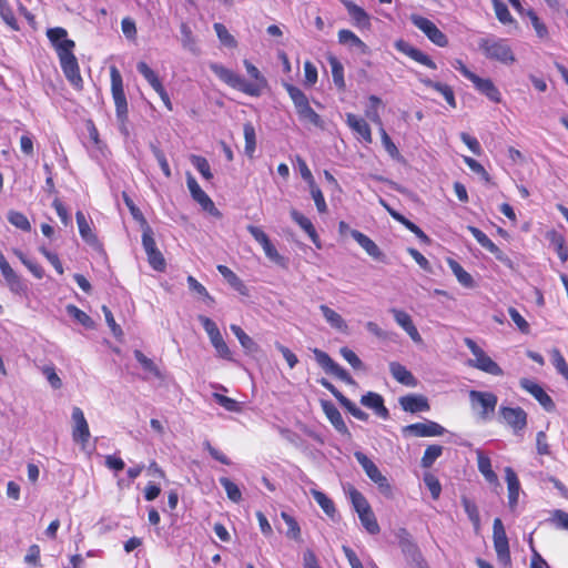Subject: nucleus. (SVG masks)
<instances>
[{"label":"nucleus","mask_w":568,"mask_h":568,"mask_svg":"<svg viewBox=\"0 0 568 568\" xmlns=\"http://www.w3.org/2000/svg\"><path fill=\"white\" fill-rule=\"evenodd\" d=\"M470 82L474 84L477 91L487 97L490 101L495 103L501 102V94L490 79H484L476 74Z\"/></svg>","instance_id":"obj_22"},{"label":"nucleus","mask_w":568,"mask_h":568,"mask_svg":"<svg viewBox=\"0 0 568 568\" xmlns=\"http://www.w3.org/2000/svg\"><path fill=\"white\" fill-rule=\"evenodd\" d=\"M354 457L356 458V460L362 466L365 474L372 481L382 475L381 470L375 465V463L372 459H369L364 453L355 452Z\"/></svg>","instance_id":"obj_36"},{"label":"nucleus","mask_w":568,"mask_h":568,"mask_svg":"<svg viewBox=\"0 0 568 568\" xmlns=\"http://www.w3.org/2000/svg\"><path fill=\"white\" fill-rule=\"evenodd\" d=\"M484 248L494 254V256L507 265L508 267L513 266L511 260L487 236L481 243H479Z\"/></svg>","instance_id":"obj_44"},{"label":"nucleus","mask_w":568,"mask_h":568,"mask_svg":"<svg viewBox=\"0 0 568 568\" xmlns=\"http://www.w3.org/2000/svg\"><path fill=\"white\" fill-rule=\"evenodd\" d=\"M412 23L418 28L434 44L438 47H446L448 39L444 32H442L436 24L429 19L418 16H410Z\"/></svg>","instance_id":"obj_9"},{"label":"nucleus","mask_w":568,"mask_h":568,"mask_svg":"<svg viewBox=\"0 0 568 568\" xmlns=\"http://www.w3.org/2000/svg\"><path fill=\"white\" fill-rule=\"evenodd\" d=\"M389 372L398 383L405 386L415 387L417 385L416 377L404 365L397 362L389 363Z\"/></svg>","instance_id":"obj_27"},{"label":"nucleus","mask_w":568,"mask_h":568,"mask_svg":"<svg viewBox=\"0 0 568 568\" xmlns=\"http://www.w3.org/2000/svg\"><path fill=\"white\" fill-rule=\"evenodd\" d=\"M251 81L244 80L240 74L220 63H211L212 72L225 84L250 97H260L267 88V80L261 71L247 59L243 61Z\"/></svg>","instance_id":"obj_2"},{"label":"nucleus","mask_w":568,"mask_h":568,"mask_svg":"<svg viewBox=\"0 0 568 568\" xmlns=\"http://www.w3.org/2000/svg\"><path fill=\"white\" fill-rule=\"evenodd\" d=\"M0 271L1 274L6 281L7 286L9 290L19 296H27L28 295V285L26 281L16 273V271L11 267L9 262L7 261L3 253L0 251Z\"/></svg>","instance_id":"obj_8"},{"label":"nucleus","mask_w":568,"mask_h":568,"mask_svg":"<svg viewBox=\"0 0 568 568\" xmlns=\"http://www.w3.org/2000/svg\"><path fill=\"white\" fill-rule=\"evenodd\" d=\"M47 37L57 52L64 77L74 90L82 91L83 79L74 55L75 42L68 38V31L62 27L49 28Z\"/></svg>","instance_id":"obj_1"},{"label":"nucleus","mask_w":568,"mask_h":568,"mask_svg":"<svg viewBox=\"0 0 568 568\" xmlns=\"http://www.w3.org/2000/svg\"><path fill=\"white\" fill-rule=\"evenodd\" d=\"M72 420L74 423L72 429V439L80 443L82 446L87 445L90 439V429L84 414L80 407H73Z\"/></svg>","instance_id":"obj_14"},{"label":"nucleus","mask_w":568,"mask_h":568,"mask_svg":"<svg viewBox=\"0 0 568 568\" xmlns=\"http://www.w3.org/2000/svg\"><path fill=\"white\" fill-rule=\"evenodd\" d=\"M219 481L225 489L229 499H231L234 503H239L242 500V493L235 483H233L227 477H221Z\"/></svg>","instance_id":"obj_48"},{"label":"nucleus","mask_w":568,"mask_h":568,"mask_svg":"<svg viewBox=\"0 0 568 568\" xmlns=\"http://www.w3.org/2000/svg\"><path fill=\"white\" fill-rule=\"evenodd\" d=\"M549 521L557 528L568 530V513L556 509L552 511V516Z\"/></svg>","instance_id":"obj_63"},{"label":"nucleus","mask_w":568,"mask_h":568,"mask_svg":"<svg viewBox=\"0 0 568 568\" xmlns=\"http://www.w3.org/2000/svg\"><path fill=\"white\" fill-rule=\"evenodd\" d=\"M262 247H263L265 255L272 262H274L278 265H284V263H285L284 257L277 252L276 247L273 245L271 240L266 244L262 245Z\"/></svg>","instance_id":"obj_64"},{"label":"nucleus","mask_w":568,"mask_h":568,"mask_svg":"<svg viewBox=\"0 0 568 568\" xmlns=\"http://www.w3.org/2000/svg\"><path fill=\"white\" fill-rule=\"evenodd\" d=\"M281 517L287 525L286 535L295 540L300 539L301 538V529H300L297 521L285 511H283L281 514Z\"/></svg>","instance_id":"obj_56"},{"label":"nucleus","mask_w":568,"mask_h":568,"mask_svg":"<svg viewBox=\"0 0 568 568\" xmlns=\"http://www.w3.org/2000/svg\"><path fill=\"white\" fill-rule=\"evenodd\" d=\"M462 504L469 520L473 523L475 528L478 529L480 526V516L476 504L467 497L462 498Z\"/></svg>","instance_id":"obj_50"},{"label":"nucleus","mask_w":568,"mask_h":568,"mask_svg":"<svg viewBox=\"0 0 568 568\" xmlns=\"http://www.w3.org/2000/svg\"><path fill=\"white\" fill-rule=\"evenodd\" d=\"M297 164L302 178L312 186V197L316 207L320 210V189L314 187L315 182L312 172L308 169L306 162L301 158H297Z\"/></svg>","instance_id":"obj_38"},{"label":"nucleus","mask_w":568,"mask_h":568,"mask_svg":"<svg viewBox=\"0 0 568 568\" xmlns=\"http://www.w3.org/2000/svg\"><path fill=\"white\" fill-rule=\"evenodd\" d=\"M424 483L427 486V488L429 489L432 497L434 499H437L442 491V486H440L439 480L434 475L426 474L424 476Z\"/></svg>","instance_id":"obj_61"},{"label":"nucleus","mask_w":568,"mask_h":568,"mask_svg":"<svg viewBox=\"0 0 568 568\" xmlns=\"http://www.w3.org/2000/svg\"><path fill=\"white\" fill-rule=\"evenodd\" d=\"M509 316L513 322L516 324L518 329L524 333H529V324L528 322L520 315V313L515 307H509L508 310Z\"/></svg>","instance_id":"obj_60"},{"label":"nucleus","mask_w":568,"mask_h":568,"mask_svg":"<svg viewBox=\"0 0 568 568\" xmlns=\"http://www.w3.org/2000/svg\"><path fill=\"white\" fill-rule=\"evenodd\" d=\"M347 124L349 128L356 132L365 142H372V132L368 123L363 119L355 114H347Z\"/></svg>","instance_id":"obj_31"},{"label":"nucleus","mask_w":568,"mask_h":568,"mask_svg":"<svg viewBox=\"0 0 568 568\" xmlns=\"http://www.w3.org/2000/svg\"><path fill=\"white\" fill-rule=\"evenodd\" d=\"M212 396L215 399V402L220 406H222L225 410L232 412V413L241 412V406H240L239 402H236L235 399L227 397L225 395H222L220 393H213Z\"/></svg>","instance_id":"obj_54"},{"label":"nucleus","mask_w":568,"mask_h":568,"mask_svg":"<svg viewBox=\"0 0 568 568\" xmlns=\"http://www.w3.org/2000/svg\"><path fill=\"white\" fill-rule=\"evenodd\" d=\"M138 71L143 75L148 83L153 88L154 91L163 87L158 74L148 65L146 62L140 61L136 65Z\"/></svg>","instance_id":"obj_40"},{"label":"nucleus","mask_w":568,"mask_h":568,"mask_svg":"<svg viewBox=\"0 0 568 568\" xmlns=\"http://www.w3.org/2000/svg\"><path fill=\"white\" fill-rule=\"evenodd\" d=\"M190 161L205 180L213 179L210 163L204 156L192 154Z\"/></svg>","instance_id":"obj_49"},{"label":"nucleus","mask_w":568,"mask_h":568,"mask_svg":"<svg viewBox=\"0 0 568 568\" xmlns=\"http://www.w3.org/2000/svg\"><path fill=\"white\" fill-rule=\"evenodd\" d=\"M447 264L452 272L454 273V275L456 276L459 284L468 288L475 286L473 276L468 272H466L457 261L448 258Z\"/></svg>","instance_id":"obj_34"},{"label":"nucleus","mask_w":568,"mask_h":568,"mask_svg":"<svg viewBox=\"0 0 568 568\" xmlns=\"http://www.w3.org/2000/svg\"><path fill=\"white\" fill-rule=\"evenodd\" d=\"M402 433L404 436L434 437L442 436L445 428L436 422L426 420L425 423L407 425L403 427Z\"/></svg>","instance_id":"obj_12"},{"label":"nucleus","mask_w":568,"mask_h":568,"mask_svg":"<svg viewBox=\"0 0 568 568\" xmlns=\"http://www.w3.org/2000/svg\"><path fill=\"white\" fill-rule=\"evenodd\" d=\"M547 239L550 242V245L555 248L560 261L565 263L568 260V248L566 246L565 237L556 231H550L547 233Z\"/></svg>","instance_id":"obj_35"},{"label":"nucleus","mask_w":568,"mask_h":568,"mask_svg":"<svg viewBox=\"0 0 568 568\" xmlns=\"http://www.w3.org/2000/svg\"><path fill=\"white\" fill-rule=\"evenodd\" d=\"M505 475L508 488V506L514 511L518 505L520 483L511 467L505 468Z\"/></svg>","instance_id":"obj_23"},{"label":"nucleus","mask_w":568,"mask_h":568,"mask_svg":"<svg viewBox=\"0 0 568 568\" xmlns=\"http://www.w3.org/2000/svg\"><path fill=\"white\" fill-rule=\"evenodd\" d=\"M361 404L372 409L378 417L383 419H387L389 417V412L387 407L384 405V399L377 393H366L361 397Z\"/></svg>","instance_id":"obj_20"},{"label":"nucleus","mask_w":568,"mask_h":568,"mask_svg":"<svg viewBox=\"0 0 568 568\" xmlns=\"http://www.w3.org/2000/svg\"><path fill=\"white\" fill-rule=\"evenodd\" d=\"M390 313L393 314L395 322L409 335L414 342H422V336L414 325L409 314L397 308H392Z\"/></svg>","instance_id":"obj_21"},{"label":"nucleus","mask_w":568,"mask_h":568,"mask_svg":"<svg viewBox=\"0 0 568 568\" xmlns=\"http://www.w3.org/2000/svg\"><path fill=\"white\" fill-rule=\"evenodd\" d=\"M244 140H245V153L252 159L256 149V133L252 123H245L243 126Z\"/></svg>","instance_id":"obj_41"},{"label":"nucleus","mask_w":568,"mask_h":568,"mask_svg":"<svg viewBox=\"0 0 568 568\" xmlns=\"http://www.w3.org/2000/svg\"><path fill=\"white\" fill-rule=\"evenodd\" d=\"M494 3L496 17L501 23L507 24L514 21L507 6L504 2L500 0H494Z\"/></svg>","instance_id":"obj_57"},{"label":"nucleus","mask_w":568,"mask_h":568,"mask_svg":"<svg viewBox=\"0 0 568 568\" xmlns=\"http://www.w3.org/2000/svg\"><path fill=\"white\" fill-rule=\"evenodd\" d=\"M0 17L13 31L20 30L18 21L8 1L0 3Z\"/></svg>","instance_id":"obj_52"},{"label":"nucleus","mask_w":568,"mask_h":568,"mask_svg":"<svg viewBox=\"0 0 568 568\" xmlns=\"http://www.w3.org/2000/svg\"><path fill=\"white\" fill-rule=\"evenodd\" d=\"M349 498H351L352 505H353L354 509L356 510L357 515H361V514L372 509V507L368 504L365 496L357 489L352 488L349 490Z\"/></svg>","instance_id":"obj_46"},{"label":"nucleus","mask_w":568,"mask_h":568,"mask_svg":"<svg viewBox=\"0 0 568 568\" xmlns=\"http://www.w3.org/2000/svg\"><path fill=\"white\" fill-rule=\"evenodd\" d=\"M362 526L371 535L379 532L381 528L377 523L376 516L372 509L358 515Z\"/></svg>","instance_id":"obj_43"},{"label":"nucleus","mask_w":568,"mask_h":568,"mask_svg":"<svg viewBox=\"0 0 568 568\" xmlns=\"http://www.w3.org/2000/svg\"><path fill=\"white\" fill-rule=\"evenodd\" d=\"M8 221L24 232H29L31 230V224L28 217L19 211H10L8 214Z\"/></svg>","instance_id":"obj_53"},{"label":"nucleus","mask_w":568,"mask_h":568,"mask_svg":"<svg viewBox=\"0 0 568 568\" xmlns=\"http://www.w3.org/2000/svg\"><path fill=\"white\" fill-rule=\"evenodd\" d=\"M142 245L146 253L148 262H149L150 266L158 272L165 271V267H166L165 258H164L163 254L161 253V251L156 247V243H155V240L153 236V231L149 225H146L143 229Z\"/></svg>","instance_id":"obj_7"},{"label":"nucleus","mask_w":568,"mask_h":568,"mask_svg":"<svg viewBox=\"0 0 568 568\" xmlns=\"http://www.w3.org/2000/svg\"><path fill=\"white\" fill-rule=\"evenodd\" d=\"M468 365L493 376L504 375V371L501 369V367L495 361H493L484 351L477 356H475V359H469Z\"/></svg>","instance_id":"obj_18"},{"label":"nucleus","mask_w":568,"mask_h":568,"mask_svg":"<svg viewBox=\"0 0 568 568\" xmlns=\"http://www.w3.org/2000/svg\"><path fill=\"white\" fill-rule=\"evenodd\" d=\"M291 216L293 219V221L298 224V226L305 231V233L310 236V239L312 240V242L317 246L320 247V241H318V236H317V233H316V229L315 226L313 225L312 221L304 216L301 212H298L297 210L293 209L291 210Z\"/></svg>","instance_id":"obj_30"},{"label":"nucleus","mask_w":568,"mask_h":568,"mask_svg":"<svg viewBox=\"0 0 568 568\" xmlns=\"http://www.w3.org/2000/svg\"><path fill=\"white\" fill-rule=\"evenodd\" d=\"M349 234L365 250V252L369 256L376 260H379L383 256V253L379 250V247L367 235L357 230H351Z\"/></svg>","instance_id":"obj_29"},{"label":"nucleus","mask_w":568,"mask_h":568,"mask_svg":"<svg viewBox=\"0 0 568 568\" xmlns=\"http://www.w3.org/2000/svg\"><path fill=\"white\" fill-rule=\"evenodd\" d=\"M230 328L233 332V334L236 336V338L239 339L241 346L245 351H247V352H255V351H257L256 343L242 329V327H240L236 324H232L230 326Z\"/></svg>","instance_id":"obj_42"},{"label":"nucleus","mask_w":568,"mask_h":568,"mask_svg":"<svg viewBox=\"0 0 568 568\" xmlns=\"http://www.w3.org/2000/svg\"><path fill=\"white\" fill-rule=\"evenodd\" d=\"M471 408L478 414L481 420H488L495 412L498 403L497 396L491 392L469 390Z\"/></svg>","instance_id":"obj_6"},{"label":"nucleus","mask_w":568,"mask_h":568,"mask_svg":"<svg viewBox=\"0 0 568 568\" xmlns=\"http://www.w3.org/2000/svg\"><path fill=\"white\" fill-rule=\"evenodd\" d=\"M348 16L353 20L354 24L359 28H369L371 27V18L367 12L355 4L353 1L344 0L343 1Z\"/></svg>","instance_id":"obj_25"},{"label":"nucleus","mask_w":568,"mask_h":568,"mask_svg":"<svg viewBox=\"0 0 568 568\" xmlns=\"http://www.w3.org/2000/svg\"><path fill=\"white\" fill-rule=\"evenodd\" d=\"M181 31V43L182 47L193 53H199V47L196 42V38L193 34L191 27L186 22H182L180 24Z\"/></svg>","instance_id":"obj_37"},{"label":"nucleus","mask_w":568,"mask_h":568,"mask_svg":"<svg viewBox=\"0 0 568 568\" xmlns=\"http://www.w3.org/2000/svg\"><path fill=\"white\" fill-rule=\"evenodd\" d=\"M75 220H77L79 233H80V236L82 237V240L91 246H94V247L100 246L99 239H98L97 234L93 232L91 224L87 220L83 212L78 211L75 213Z\"/></svg>","instance_id":"obj_24"},{"label":"nucleus","mask_w":568,"mask_h":568,"mask_svg":"<svg viewBox=\"0 0 568 568\" xmlns=\"http://www.w3.org/2000/svg\"><path fill=\"white\" fill-rule=\"evenodd\" d=\"M186 184L191 193L192 199L197 202L203 210L211 211L214 209V203L211 197L201 189L195 178L191 174H186Z\"/></svg>","instance_id":"obj_17"},{"label":"nucleus","mask_w":568,"mask_h":568,"mask_svg":"<svg viewBox=\"0 0 568 568\" xmlns=\"http://www.w3.org/2000/svg\"><path fill=\"white\" fill-rule=\"evenodd\" d=\"M186 281H187L189 288L191 291H193L197 295L202 296L210 304L214 303L213 296L210 295V293L207 292L205 286L203 284H201L194 276L189 275Z\"/></svg>","instance_id":"obj_55"},{"label":"nucleus","mask_w":568,"mask_h":568,"mask_svg":"<svg viewBox=\"0 0 568 568\" xmlns=\"http://www.w3.org/2000/svg\"><path fill=\"white\" fill-rule=\"evenodd\" d=\"M327 60H328L331 69H332V77H333V82H334L335 87L338 90H344L345 89V80H344L343 64L334 55H328Z\"/></svg>","instance_id":"obj_39"},{"label":"nucleus","mask_w":568,"mask_h":568,"mask_svg":"<svg viewBox=\"0 0 568 568\" xmlns=\"http://www.w3.org/2000/svg\"><path fill=\"white\" fill-rule=\"evenodd\" d=\"M551 362L556 371L568 379V364L558 348L550 351Z\"/></svg>","instance_id":"obj_51"},{"label":"nucleus","mask_w":568,"mask_h":568,"mask_svg":"<svg viewBox=\"0 0 568 568\" xmlns=\"http://www.w3.org/2000/svg\"><path fill=\"white\" fill-rule=\"evenodd\" d=\"M110 79L111 94L115 105V114L120 123L124 126L129 116V108L124 93L122 75L118 68L114 65L110 68Z\"/></svg>","instance_id":"obj_4"},{"label":"nucleus","mask_w":568,"mask_h":568,"mask_svg":"<svg viewBox=\"0 0 568 568\" xmlns=\"http://www.w3.org/2000/svg\"><path fill=\"white\" fill-rule=\"evenodd\" d=\"M398 403L403 410L412 414L428 412L430 409L428 399L424 395L408 394L399 397Z\"/></svg>","instance_id":"obj_16"},{"label":"nucleus","mask_w":568,"mask_h":568,"mask_svg":"<svg viewBox=\"0 0 568 568\" xmlns=\"http://www.w3.org/2000/svg\"><path fill=\"white\" fill-rule=\"evenodd\" d=\"M341 355L354 369H362L364 367L361 358L352 349L342 347Z\"/></svg>","instance_id":"obj_59"},{"label":"nucleus","mask_w":568,"mask_h":568,"mask_svg":"<svg viewBox=\"0 0 568 568\" xmlns=\"http://www.w3.org/2000/svg\"><path fill=\"white\" fill-rule=\"evenodd\" d=\"M134 357L145 371L153 373L156 376L159 375V369L154 362L146 357L141 351L136 349L134 352Z\"/></svg>","instance_id":"obj_62"},{"label":"nucleus","mask_w":568,"mask_h":568,"mask_svg":"<svg viewBox=\"0 0 568 568\" xmlns=\"http://www.w3.org/2000/svg\"><path fill=\"white\" fill-rule=\"evenodd\" d=\"M478 48L486 59L510 65L516 61L513 48L507 39L489 36L478 40Z\"/></svg>","instance_id":"obj_3"},{"label":"nucleus","mask_w":568,"mask_h":568,"mask_svg":"<svg viewBox=\"0 0 568 568\" xmlns=\"http://www.w3.org/2000/svg\"><path fill=\"white\" fill-rule=\"evenodd\" d=\"M322 408L328 418V420L332 423L334 428L343 436H346L348 439L352 437L339 410L328 402H322Z\"/></svg>","instance_id":"obj_19"},{"label":"nucleus","mask_w":568,"mask_h":568,"mask_svg":"<svg viewBox=\"0 0 568 568\" xmlns=\"http://www.w3.org/2000/svg\"><path fill=\"white\" fill-rule=\"evenodd\" d=\"M213 28L216 32L219 40L221 41V43L223 45L231 48V49L237 47V41L229 32L227 28L223 23L216 22V23H214Z\"/></svg>","instance_id":"obj_47"},{"label":"nucleus","mask_w":568,"mask_h":568,"mask_svg":"<svg viewBox=\"0 0 568 568\" xmlns=\"http://www.w3.org/2000/svg\"><path fill=\"white\" fill-rule=\"evenodd\" d=\"M520 387L527 390L547 412H554L556 405L552 398L544 390V388L531 379H520Z\"/></svg>","instance_id":"obj_15"},{"label":"nucleus","mask_w":568,"mask_h":568,"mask_svg":"<svg viewBox=\"0 0 568 568\" xmlns=\"http://www.w3.org/2000/svg\"><path fill=\"white\" fill-rule=\"evenodd\" d=\"M322 316L325 318L326 323L337 333L348 334V324L339 313L325 305H322Z\"/></svg>","instance_id":"obj_26"},{"label":"nucleus","mask_w":568,"mask_h":568,"mask_svg":"<svg viewBox=\"0 0 568 568\" xmlns=\"http://www.w3.org/2000/svg\"><path fill=\"white\" fill-rule=\"evenodd\" d=\"M493 538H494V547L496 550L497 558L500 564L505 566L510 565V551L508 545V538L504 528V525L499 518H495L493 525Z\"/></svg>","instance_id":"obj_10"},{"label":"nucleus","mask_w":568,"mask_h":568,"mask_svg":"<svg viewBox=\"0 0 568 568\" xmlns=\"http://www.w3.org/2000/svg\"><path fill=\"white\" fill-rule=\"evenodd\" d=\"M338 41L341 44L351 49H356L361 53H366L367 51V45L351 30H341L338 32Z\"/></svg>","instance_id":"obj_33"},{"label":"nucleus","mask_w":568,"mask_h":568,"mask_svg":"<svg viewBox=\"0 0 568 568\" xmlns=\"http://www.w3.org/2000/svg\"><path fill=\"white\" fill-rule=\"evenodd\" d=\"M443 449L444 448L440 445H429L422 457V467L430 468L436 459L442 456Z\"/></svg>","instance_id":"obj_45"},{"label":"nucleus","mask_w":568,"mask_h":568,"mask_svg":"<svg viewBox=\"0 0 568 568\" xmlns=\"http://www.w3.org/2000/svg\"><path fill=\"white\" fill-rule=\"evenodd\" d=\"M398 544L402 549V552L404 554L406 560L415 565L417 568L422 567L423 557L420 554V550L418 546L413 541L412 536L409 532L402 528L397 532Z\"/></svg>","instance_id":"obj_11"},{"label":"nucleus","mask_w":568,"mask_h":568,"mask_svg":"<svg viewBox=\"0 0 568 568\" xmlns=\"http://www.w3.org/2000/svg\"><path fill=\"white\" fill-rule=\"evenodd\" d=\"M499 414L505 423L510 426L514 433H519L527 426V414L521 407H506L499 408Z\"/></svg>","instance_id":"obj_13"},{"label":"nucleus","mask_w":568,"mask_h":568,"mask_svg":"<svg viewBox=\"0 0 568 568\" xmlns=\"http://www.w3.org/2000/svg\"><path fill=\"white\" fill-rule=\"evenodd\" d=\"M283 85L294 103L298 119L303 122L317 124L318 115L311 106L306 94L300 88L291 83H284Z\"/></svg>","instance_id":"obj_5"},{"label":"nucleus","mask_w":568,"mask_h":568,"mask_svg":"<svg viewBox=\"0 0 568 568\" xmlns=\"http://www.w3.org/2000/svg\"><path fill=\"white\" fill-rule=\"evenodd\" d=\"M408 57L412 58L413 60H415L416 62H418L423 65H426L430 69L437 68L436 63L427 54H425L424 52H422L420 50H418L416 48L409 49Z\"/></svg>","instance_id":"obj_58"},{"label":"nucleus","mask_w":568,"mask_h":568,"mask_svg":"<svg viewBox=\"0 0 568 568\" xmlns=\"http://www.w3.org/2000/svg\"><path fill=\"white\" fill-rule=\"evenodd\" d=\"M322 367L329 374H333L338 379L347 383L354 384V379L352 376L337 363H335L326 353L322 352Z\"/></svg>","instance_id":"obj_28"},{"label":"nucleus","mask_w":568,"mask_h":568,"mask_svg":"<svg viewBox=\"0 0 568 568\" xmlns=\"http://www.w3.org/2000/svg\"><path fill=\"white\" fill-rule=\"evenodd\" d=\"M216 268L235 291H237L241 295H248V288L244 282L230 267L220 264L216 266Z\"/></svg>","instance_id":"obj_32"}]
</instances>
